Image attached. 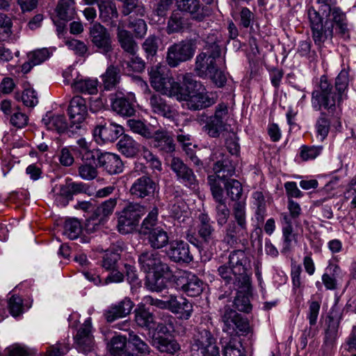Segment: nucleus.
I'll list each match as a JSON object with an SVG mask.
<instances>
[{"instance_id":"obj_28","label":"nucleus","mask_w":356,"mask_h":356,"mask_svg":"<svg viewBox=\"0 0 356 356\" xmlns=\"http://www.w3.org/2000/svg\"><path fill=\"white\" fill-rule=\"evenodd\" d=\"M168 310L175 314H179L181 318L188 320L191 318L193 309L192 303L183 297L177 298L170 295L167 298Z\"/></svg>"},{"instance_id":"obj_57","label":"nucleus","mask_w":356,"mask_h":356,"mask_svg":"<svg viewBox=\"0 0 356 356\" xmlns=\"http://www.w3.org/2000/svg\"><path fill=\"white\" fill-rule=\"evenodd\" d=\"M82 232L81 222L76 218H70L65 220L64 225V234L70 239L74 240L79 237Z\"/></svg>"},{"instance_id":"obj_64","label":"nucleus","mask_w":356,"mask_h":356,"mask_svg":"<svg viewBox=\"0 0 356 356\" xmlns=\"http://www.w3.org/2000/svg\"><path fill=\"white\" fill-rule=\"evenodd\" d=\"M97 165L90 163L81 164L78 169L79 175L85 180L90 181L95 179L98 175Z\"/></svg>"},{"instance_id":"obj_41","label":"nucleus","mask_w":356,"mask_h":356,"mask_svg":"<svg viewBox=\"0 0 356 356\" xmlns=\"http://www.w3.org/2000/svg\"><path fill=\"white\" fill-rule=\"evenodd\" d=\"M147 240L152 250H156L169 245L168 233L160 227L147 234Z\"/></svg>"},{"instance_id":"obj_38","label":"nucleus","mask_w":356,"mask_h":356,"mask_svg":"<svg viewBox=\"0 0 356 356\" xmlns=\"http://www.w3.org/2000/svg\"><path fill=\"white\" fill-rule=\"evenodd\" d=\"M134 321L138 327L150 330L154 329L156 318L153 312L144 305L134 310Z\"/></svg>"},{"instance_id":"obj_45","label":"nucleus","mask_w":356,"mask_h":356,"mask_svg":"<svg viewBox=\"0 0 356 356\" xmlns=\"http://www.w3.org/2000/svg\"><path fill=\"white\" fill-rule=\"evenodd\" d=\"M122 248L120 245L113 246L105 252L102 266L107 270L118 268V263L120 259Z\"/></svg>"},{"instance_id":"obj_34","label":"nucleus","mask_w":356,"mask_h":356,"mask_svg":"<svg viewBox=\"0 0 356 356\" xmlns=\"http://www.w3.org/2000/svg\"><path fill=\"white\" fill-rule=\"evenodd\" d=\"M248 236V227L235 222H229L225 227L223 241L232 245L241 242Z\"/></svg>"},{"instance_id":"obj_31","label":"nucleus","mask_w":356,"mask_h":356,"mask_svg":"<svg viewBox=\"0 0 356 356\" xmlns=\"http://www.w3.org/2000/svg\"><path fill=\"white\" fill-rule=\"evenodd\" d=\"M98 7L102 22L111 27L118 26L119 14L115 3L112 0H102Z\"/></svg>"},{"instance_id":"obj_59","label":"nucleus","mask_w":356,"mask_h":356,"mask_svg":"<svg viewBox=\"0 0 356 356\" xmlns=\"http://www.w3.org/2000/svg\"><path fill=\"white\" fill-rule=\"evenodd\" d=\"M131 15L129 19L128 27L132 30L136 38H143L146 35L147 26L144 19L134 18Z\"/></svg>"},{"instance_id":"obj_46","label":"nucleus","mask_w":356,"mask_h":356,"mask_svg":"<svg viewBox=\"0 0 356 356\" xmlns=\"http://www.w3.org/2000/svg\"><path fill=\"white\" fill-rule=\"evenodd\" d=\"M56 11L59 19L68 22L74 18L76 15L75 3L74 0H60Z\"/></svg>"},{"instance_id":"obj_30","label":"nucleus","mask_w":356,"mask_h":356,"mask_svg":"<svg viewBox=\"0 0 356 356\" xmlns=\"http://www.w3.org/2000/svg\"><path fill=\"white\" fill-rule=\"evenodd\" d=\"M150 343L160 353L168 356L174 355L181 350V346L176 339L161 335L153 334Z\"/></svg>"},{"instance_id":"obj_3","label":"nucleus","mask_w":356,"mask_h":356,"mask_svg":"<svg viewBox=\"0 0 356 356\" xmlns=\"http://www.w3.org/2000/svg\"><path fill=\"white\" fill-rule=\"evenodd\" d=\"M221 56V49L214 47L213 51H206L196 56L194 72L200 78H209L218 88H222L227 77L218 66Z\"/></svg>"},{"instance_id":"obj_47","label":"nucleus","mask_w":356,"mask_h":356,"mask_svg":"<svg viewBox=\"0 0 356 356\" xmlns=\"http://www.w3.org/2000/svg\"><path fill=\"white\" fill-rule=\"evenodd\" d=\"M237 292L233 302V306L238 312L249 313L252 310V305L249 298L250 286L246 289H236Z\"/></svg>"},{"instance_id":"obj_32","label":"nucleus","mask_w":356,"mask_h":356,"mask_svg":"<svg viewBox=\"0 0 356 356\" xmlns=\"http://www.w3.org/2000/svg\"><path fill=\"white\" fill-rule=\"evenodd\" d=\"M112 110L123 117H131L135 114L134 104L122 94L114 93L110 95Z\"/></svg>"},{"instance_id":"obj_58","label":"nucleus","mask_w":356,"mask_h":356,"mask_svg":"<svg viewBox=\"0 0 356 356\" xmlns=\"http://www.w3.org/2000/svg\"><path fill=\"white\" fill-rule=\"evenodd\" d=\"M317 138L323 141L328 135L330 129V120L324 112H321L315 124Z\"/></svg>"},{"instance_id":"obj_54","label":"nucleus","mask_w":356,"mask_h":356,"mask_svg":"<svg viewBox=\"0 0 356 356\" xmlns=\"http://www.w3.org/2000/svg\"><path fill=\"white\" fill-rule=\"evenodd\" d=\"M128 341L133 346L138 354H140V355H138V356H147L152 353L149 345L134 332L129 334Z\"/></svg>"},{"instance_id":"obj_20","label":"nucleus","mask_w":356,"mask_h":356,"mask_svg":"<svg viewBox=\"0 0 356 356\" xmlns=\"http://www.w3.org/2000/svg\"><path fill=\"white\" fill-rule=\"evenodd\" d=\"M67 114L71 122L70 127L80 129L88 116L86 100L81 96H74L70 102Z\"/></svg>"},{"instance_id":"obj_37","label":"nucleus","mask_w":356,"mask_h":356,"mask_svg":"<svg viewBox=\"0 0 356 356\" xmlns=\"http://www.w3.org/2000/svg\"><path fill=\"white\" fill-rule=\"evenodd\" d=\"M218 274L226 284H232L236 289L246 290L249 287L248 284H245L241 280H239L237 272L231 265L228 264V262L218 268Z\"/></svg>"},{"instance_id":"obj_51","label":"nucleus","mask_w":356,"mask_h":356,"mask_svg":"<svg viewBox=\"0 0 356 356\" xmlns=\"http://www.w3.org/2000/svg\"><path fill=\"white\" fill-rule=\"evenodd\" d=\"M159 37L154 35H150L142 44V49L148 61H152L156 56L159 47Z\"/></svg>"},{"instance_id":"obj_17","label":"nucleus","mask_w":356,"mask_h":356,"mask_svg":"<svg viewBox=\"0 0 356 356\" xmlns=\"http://www.w3.org/2000/svg\"><path fill=\"white\" fill-rule=\"evenodd\" d=\"M124 133V128L114 122L101 120L93 130V136L97 143H113Z\"/></svg>"},{"instance_id":"obj_48","label":"nucleus","mask_w":356,"mask_h":356,"mask_svg":"<svg viewBox=\"0 0 356 356\" xmlns=\"http://www.w3.org/2000/svg\"><path fill=\"white\" fill-rule=\"evenodd\" d=\"M116 204V198H110L109 200L104 201L93 211L91 219L92 220L98 219L99 222H101L106 217L112 214Z\"/></svg>"},{"instance_id":"obj_9","label":"nucleus","mask_w":356,"mask_h":356,"mask_svg":"<svg viewBox=\"0 0 356 356\" xmlns=\"http://www.w3.org/2000/svg\"><path fill=\"white\" fill-rule=\"evenodd\" d=\"M145 213V206L136 202H129L119 214L118 231L123 234L131 232L135 229L140 219Z\"/></svg>"},{"instance_id":"obj_19","label":"nucleus","mask_w":356,"mask_h":356,"mask_svg":"<svg viewBox=\"0 0 356 356\" xmlns=\"http://www.w3.org/2000/svg\"><path fill=\"white\" fill-rule=\"evenodd\" d=\"M165 254L170 261L177 264H188L193 261L189 244L182 240L170 242L168 248L165 250Z\"/></svg>"},{"instance_id":"obj_60","label":"nucleus","mask_w":356,"mask_h":356,"mask_svg":"<svg viewBox=\"0 0 356 356\" xmlns=\"http://www.w3.org/2000/svg\"><path fill=\"white\" fill-rule=\"evenodd\" d=\"M158 209L154 207L148 213L147 217L143 220L140 225V233L147 235V233L154 229V226L158 221Z\"/></svg>"},{"instance_id":"obj_7","label":"nucleus","mask_w":356,"mask_h":356,"mask_svg":"<svg viewBox=\"0 0 356 356\" xmlns=\"http://www.w3.org/2000/svg\"><path fill=\"white\" fill-rule=\"evenodd\" d=\"M197 49L195 38H186L170 45L167 50L165 60L170 67H177L181 63L191 60Z\"/></svg>"},{"instance_id":"obj_8","label":"nucleus","mask_w":356,"mask_h":356,"mask_svg":"<svg viewBox=\"0 0 356 356\" xmlns=\"http://www.w3.org/2000/svg\"><path fill=\"white\" fill-rule=\"evenodd\" d=\"M191 79L196 84L191 89L186 91V95L184 99H177V101L186 102L187 108L191 111H199L213 105L216 102L217 95L212 92H200V90L202 87L201 82L197 81L192 74H191Z\"/></svg>"},{"instance_id":"obj_2","label":"nucleus","mask_w":356,"mask_h":356,"mask_svg":"<svg viewBox=\"0 0 356 356\" xmlns=\"http://www.w3.org/2000/svg\"><path fill=\"white\" fill-rule=\"evenodd\" d=\"M152 86L170 97L177 99H184L189 89L196 83L191 79V73L183 76L182 82L175 81L171 76L161 73L158 67H152L149 72Z\"/></svg>"},{"instance_id":"obj_24","label":"nucleus","mask_w":356,"mask_h":356,"mask_svg":"<svg viewBox=\"0 0 356 356\" xmlns=\"http://www.w3.org/2000/svg\"><path fill=\"white\" fill-rule=\"evenodd\" d=\"M326 21H330L332 29L335 30L337 34L341 36H345L348 34V20L346 14L336 6L328 10L325 14H322Z\"/></svg>"},{"instance_id":"obj_25","label":"nucleus","mask_w":356,"mask_h":356,"mask_svg":"<svg viewBox=\"0 0 356 356\" xmlns=\"http://www.w3.org/2000/svg\"><path fill=\"white\" fill-rule=\"evenodd\" d=\"M193 22L179 9L174 10L169 16L165 27L168 34L182 33L192 27Z\"/></svg>"},{"instance_id":"obj_62","label":"nucleus","mask_w":356,"mask_h":356,"mask_svg":"<svg viewBox=\"0 0 356 356\" xmlns=\"http://www.w3.org/2000/svg\"><path fill=\"white\" fill-rule=\"evenodd\" d=\"M232 211L234 220H231V222L248 227L245 204L243 202H236L233 206Z\"/></svg>"},{"instance_id":"obj_40","label":"nucleus","mask_w":356,"mask_h":356,"mask_svg":"<svg viewBox=\"0 0 356 356\" xmlns=\"http://www.w3.org/2000/svg\"><path fill=\"white\" fill-rule=\"evenodd\" d=\"M182 280H184V282L182 284L181 289L188 296L197 297L202 293L204 284L197 276L188 273Z\"/></svg>"},{"instance_id":"obj_22","label":"nucleus","mask_w":356,"mask_h":356,"mask_svg":"<svg viewBox=\"0 0 356 356\" xmlns=\"http://www.w3.org/2000/svg\"><path fill=\"white\" fill-rule=\"evenodd\" d=\"M76 348L79 352L86 354L93 350L95 346L94 337L92 333L90 318L86 319L77 330L74 337Z\"/></svg>"},{"instance_id":"obj_13","label":"nucleus","mask_w":356,"mask_h":356,"mask_svg":"<svg viewBox=\"0 0 356 356\" xmlns=\"http://www.w3.org/2000/svg\"><path fill=\"white\" fill-rule=\"evenodd\" d=\"M213 175L207 177V182L210 187V190H213V186H218L220 191H224L221 183L225 180L231 179L230 177L235 172V166L228 158V156H222V158L216 161L213 167Z\"/></svg>"},{"instance_id":"obj_5","label":"nucleus","mask_w":356,"mask_h":356,"mask_svg":"<svg viewBox=\"0 0 356 356\" xmlns=\"http://www.w3.org/2000/svg\"><path fill=\"white\" fill-rule=\"evenodd\" d=\"M222 330L230 335H246L250 332L248 319L229 305H225L218 311Z\"/></svg>"},{"instance_id":"obj_4","label":"nucleus","mask_w":356,"mask_h":356,"mask_svg":"<svg viewBox=\"0 0 356 356\" xmlns=\"http://www.w3.org/2000/svg\"><path fill=\"white\" fill-rule=\"evenodd\" d=\"M307 13L315 44L321 48L325 44L331 43L334 30L330 21H326L325 17L313 7L308 9Z\"/></svg>"},{"instance_id":"obj_43","label":"nucleus","mask_w":356,"mask_h":356,"mask_svg":"<svg viewBox=\"0 0 356 356\" xmlns=\"http://www.w3.org/2000/svg\"><path fill=\"white\" fill-rule=\"evenodd\" d=\"M117 37L121 48L128 54L134 56L138 49V44L132 33L118 26Z\"/></svg>"},{"instance_id":"obj_55","label":"nucleus","mask_w":356,"mask_h":356,"mask_svg":"<svg viewBox=\"0 0 356 356\" xmlns=\"http://www.w3.org/2000/svg\"><path fill=\"white\" fill-rule=\"evenodd\" d=\"M170 273H153V275L147 277L145 286L152 291L161 292L166 288V284L163 276Z\"/></svg>"},{"instance_id":"obj_21","label":"nucleus","mask_w":356,"mask_h":356,"mask_svg":"<svg viewBox=\"0 0 356 356\" xmlns=\"http://www.w3.org/2000/svg\"><path fill=\"white\" fill-rule=\"evenodd\" d=\"M149 104L154 113L175 122L177 126L178 125L179 112L172 105L168 104L165 99L161 95L152 94L149 97Z\"/></svg>"},{"instance_id":"obj_6","label":"nucleus","mask_w":356,"mask_h":356,"mask_svg":"<svg viewBox=\"0 0 356 356\" xmlns=\"http://www.w3.org/2000/svg\"><path fill=\"white\" fill-rule=\"evenodd\" d=\"M177 9L195 24H207L209 26L213 9L203 3L202 0H175Z\"/></svg>"},{"instance_id":"obj_27","label":"nucleus","mask_w":356,"mask_h":356,"mask_svg":"<svg viewBox=\"0 0 356 356\" xmlns=\"http://www.w3.org/2000/svg\"><path fill=\"white\" fill-rule=\"evenodd\" d=\"M152 144L161 154H171L175 151V143L170 133L164 129H159L153 132Z\"/></svg>"},{"instance_id":"obj_11","label":"nucleus","mask_w":356,"mask_h":356,"mask_svg":"<svg viewBox=\"0 0 356 356\" xmlns=\"http://www.w3.org/2000/svg\"><path fill=\"white\" fill-rule=\"evenodd\" d=\"M138 261L141 270L147 273H172L169 265L162 260L156 250L147 249L138 254Z\"/></svg>"},{"instance_id":"obj_44","label":"nucleus","mask_w":356,"mask_h":356,"mask_svg":"<svg viewBox=\"0 0 356 356\" xmlns=\"http://www.w3.org/2000/svg\"><path fill=\"white\" fill-rule=\"evenodd\" d=\"M127 341L125 337L114 336L108 343L110 353L113 356H138V354L131 353L125 349Z\"/></svg>"},{"instance_id":"obj_15","label":"nucleus","mask_w":356,"mask_h":356,"mask_svg":"<svg viewBox=\"0 0 356 356\" xmlns=\"http://www.w3.org/2000/svg\"><path fill=\"white\" fill-rule=\"evenodd\" d=\"M170 170L175 174L177 180L184 186L195 189L198 180L193 170L186 164L180 158L173 156L169 163Z\"/></svg>"},{"instance_id":"obj_23","label":"nucleus","mask_w":356,"mask_h":356,"mask_svg":"<svg viewBox=\"0 0 356 356\" xmlns=\"http://www.w3.org/2000/svg\"><path fill=\"white\" fill-rule=\"evenodd\" d=\"M156 188V184L149 175H142L132 184L129 193L136 199L152 197Z\"/></svg>"},{"instance_id":"obj_16","label":"nucleus","mask_w":356,"mask_h":356,"mask_svg":"<svg viewBox=\"0 0 356 356\" xmlns=\"http://www.w3.org/2000/svg\"><path fill=\"white\" fill-rule=\"evenodd\" d=\"M341 314L332 311L325 321L327 328L325 331L323 345L322 346L323 356H332V350L338 336V330Z\"/></svg>"},{"instance_id":"obj_12","label":"nucleus","mask_w":356,"mask_h":356,"mask_svg":"<svg viewBox=\"0 0 356 356\" xmlns=\"http://www.w3.org/2000/svg\"><path fill=\"white\" fill-rule=\"evenodd\" d=\"M228 107L227 104H219L213 115L207 118L203 130L211 138H218L221 133L227 129Z\"/></svg>"},{"instance_id":"obj_26","label":"nucleus","mask_w":356,"mask_h":356,"mask_svg":"<svg viewBox=\"0 0 356 356\" xmlns=\"http://www.w3.org/2000/svg\"><path fill=\"white\" fill-rule=\"evenodd\" d=\"M97 166L111 175H118L124 170V163L120 156L110 152H102L98 155Z\"/></svg>"},{"instance_id":"obj_33","label":"nucleus","mask_w":356,"mask_h":356,"mask_svg":"<svg viewBox=\"0 0 356 356\" xmlns=\"http://www.w3.org/2000/svg\"><path fill=\"white\" fill-rule=\"evenodd\" d=\"M199 223L197 226V234L201 241L205 244L215 242V229L208 214L202 213L198 216Z\"/></svg>"},{"instance_id":"obj_50","label":"nucleus","mask_w":356,"mask_h":356,"mask_svg":"<svg viewBox=\"0 0 356 356\" xmlns=\"http://www.w3.org/2000/svg\"><path fill=\"white\" fill-rule=\"evenodd\" d=\"M321 304L319 302L315 300L309 302V309L307 317L309 320L310 327L304 330L302 337H305L307 339L308 337H312L314 336L312 327L316 324Z\"/></svg>"},{"instance_id":"obj_36","label":"nucleus","mask_w":356,"mask_h":356,"mask_svg":"<svg viewBox=\"0 0 356 356\" xmlns=\"http://www.w3.org/2000/svg\"><path fill=\"white\" fill-rule=\"evenodd\" d=\"M45 126L49 130L56 131L58 134L67 133L70 136L76 129L71 128V122H67L66 118L63 115H53L47 119L42 120Z\"/></svg>"},{"instance_id":"obj_49","label":"nucleus","mask_w":356,"mask_h":356,"mask_svg":"<svg viewBox=\"0 0 356 356\" xmlns=\"http://www.w3.org/2000/svg\"><path fill=\"white\" fill-rule=\"evenodd\" d=\"M97 80L95 79H79L74 80L71 86L76 92L94 95L97 92Z\"/></svg>"},{"instance_id":"obj_18","label":"nucleus","mask_w":356,"mask_h":356,"mask_svg":"<svg viewBox=\"0 0 356 356\" xmlns=\"http://www.w3.org/2000/svg\"><path fill=\"white\" fill-rule=\"evenodd\" d=\"M228 264L237 272L239 280L245 284L250 285L249 271L251 268L250 260L244 250H236L230 252Z\"/></svg>"},{"instance_id":"obj_1","label":"nucleus","mask_w":356,"mask_h":356,"mask_svg":"<svg viewBox=\"0 0 356 356\" xmlns=\"http://www.w3.org/2000/svg\"><path fill=\"white\" fill-rule=\"evenodd\" d=\"M348 86V73L346 70H341L335 80V92L331 83L325 75L321 76L316 88L312 93V105L316 111L322 108L330 111H334L338 104L343 99L345 91Z\"/></svg>"},{"instance_id":"obj_63","label":"nucleus","mask_w":356,"mask_h":356,"mask_svg":"<svg viewBox=\"0 0 356 356\" xmlns=\"http://www.w3.org/2000/svg\"><path fill=\"white\" fill-rule=\"evenodd\" d=\"M73 196L68 182L65 185L60 186L59 193L56 195V201L58 204L65 207L69 202L73 199Z\"/></svg>"},{"instance_id":"obj_42","label":"nucleus","mask_w":356,"mask_h":356,"mask_svg":"<svg viewBox=\"0 0 356 356\" xmlns=\"http://www.w3.org/2000/svg\"><path fill=\"white\" fill-rule=\"evenodd\" d=\"M118 151L127 158L136 156L140 149V145L131 136L124 135L117 143Z\"/></svg>"},{"instance_id":"obj_14","label":"nucleus","mask_w":356,"mask_h":356,"mask_svg":"<svg viewBox=\"0 0 356 356\" xmlns=\"http://www.w3.org/2000/svg\"><path fill=\"white\" fill-rule=\"evenodd\" d=\"M218 348L216 345V339L212 333L202 326L197 327L191 341V351L197 352L199 355L202 356Z\"/></svg>"},{"instance_id":"obj_56","label":"nucleus","mask_w":356,"mask_h":356,"mask_svg":"<svg viewBox=\"0 0 356 356\" xmlns=\"http://www.w3.org/2000/svg\"><path fill=\"white\" fill-rule=\"evenodd\" d=\"M127 125L133 132L145 138L150 139L153 136L154 131L140 120L130 119L127 121Z\"/></svg>"},{"instance_id":"obj_61","label":"nucleus","mask_w":356,"mask_h":356,"mask_svg":"<svg viewBox=\"0 0 356 356\" xmlns=\"http://www.w3.org/2000/svg\"><path fill=\"white\" fill-rule=\"evenodd\" d=\"M221 343L223 344L222 341ZM222 352L224 356H244L242 344L236 339H230L222 345Z\"/></svg>"},{"instance_id":"obj_35","label":"nucleus","mask_w":356,"mask_h":356,"mask_svg":"<svg viewBox=\"0 0 356 356\" xmlns=\"http://www.w3.org/2000/svg\"><path fill=\"white\" fill-rule=\"evenodd\" d=\"M134 304L129 298H124L118 304L111 306L104 313L106 321L113 322L118 318H123L129 314Z\"/></svg>"},{"instance_id":"obj_29","label":"nucleus","mask_w":356,"mask_h":356,"mask_svg":"<svg viewBox=\"0 0 356 356\" xmlns=\"http://www.w3.org/2000/svg\"><path fill=\"white\" fill-rule=\"evenodd\" d=\"M211 190L213 198L216 202L215 218L220 227L225 225L229 218L230 211L227 206L226 200L223 197L224 191H220L218 186H213Z\"/></svg>"},{"instance_id":"obj_10","label":"nucleus","mask_w":356,"mask_h":356,"mask_svg":"<svg viewBox=\"0 0 356 356\" xmlns=\"http://www.w3.org/2000/svg\"><path fill=\"white\" fill-rule=\"evenodd\" d=\"M89 38L95 51L110 58L114 48L111 33L100 23H95L89 29Z\"/></svg>"},{"instance_id":"obj_53","label":"nucleus","mask_w":356,"mask_h":356,"mask_svg":"<svg viewBox=\"0 0 356 356\" xmlns=\"http://www.w3.org/2000/svg\"><path fill=\"white\" fill-rule=\"evenodd\" d=\"M122 13L124 15L132 14V16L143 17L145 15V8L139 0H122Z\"/></svg>"},{"instance_id":"obj_52","label":"nucleus","mask_w":356,"mask_h":356,"mask_svg":"<svg viewBox=\"0 0 356 356\" xmlns=\"http://www.w3.org/2000/svg\"><path fill=\"white\" fill-rule=\"evenodd\" d=\"M223 185L226 191L227 195L232 201H238L243 193V188L241 184L236 179H232L225 180L221 183Z\"/></svg>"},{"instance_id":"obj_39","label":"nucleus","mask_w":356,"mask_h":356,"mask_svg":"<svg viewBox=\"0 0 356 356\" xmlns=\"http://www.w3.org/2000/svg\"><path fill=\"white\" fill-rule=\"evenodd\" d=\"M104 90L115 89L121 81V70L118 66L110 65L101 76Z\"/></svg>"}]
</instances>
